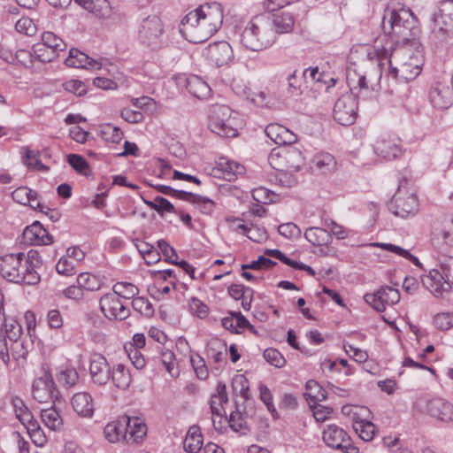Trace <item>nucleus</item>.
I'll use <instances>...</instances> for the list:
<instances>
[{
  "label": "nucleus",
  "instance_id": "1",
  "mask_svg": "<svg viewBox=\"0 0 453 453\" xmlns=\"http://www.w3.org/2000/svg\"><path fill=\"white\" fill-rule=\"evenodd\" d=\"M223 22V8L210 3L188 12L180 21V32L192 43H200L212 36Z\"/></svg>",
  "mask_w": 453,
  "mask_h": 453
},
{
  "label": "nucleus",
  "instance_id": "2",
  "mask_svg": "<svg viewBox=\"0 0 453 453\" xmlns=\"http://www.w3.org/2000/svg\"><path fill=\"white\" fill-rule=\"evenodd\" d=\"M381 28L395 44L406 45L415 40L419 29L418 19L409 8L390 3L384 10Z\"/></svg>",
  "mask_w": 453,
  "mask_h": 453
},
{
  "label": "nucleus",
  "instance_id": "3",
  "mask_svg": "<svg viewBox=\"0 0 453 453\" xmlns=\"http://www.w3.org/2000/svg\"><path fill=\"white\" fill-rule=\"evenodd\" d=\"M275 42L276 32L270 27V21L264 14L253 17L241 35L242 46L252 51L266 50Z\"/></svg>",
  "mask_w": 453,
  "mask_h": 453
},
{
  "label": "nucleus",
  "instance_id": "4",
  "mask_svg": "<svg viewBox=\"0 0 453 453\" xmlns=\"http://www.w3.org/2000/svg\"><path fill=\"white\" fill-rule=\"evenodd\" d=\"M239 114L232 111L227 105H212L209 113V129L222 138H234L238 135V129L242 127Z\"/></svg>",
  "mask_w": 453,
  "mask_h": 453
},
{
  "label": "nucleus",
  "instance_id": "5",
  "mask_svg": "<svg viewBox=\"0 0 453 453\" xmlns=\"http://www.w3.org/2000/svg\"><path fill=\"white\" fill-rule=\"evenodd\" d=\"M22 327L19 323L13 319H6L4 324V333L0 334V358L8 365L10 357L15 360L26 358L27 349L20 339Z\"/></svg>",
  "mask_w": 453,
  "mask_h": 453
},
{
  "label": "nucleus",
  "instance_id": "6",
  "mask_svg": "<svg viewBox=\"0 0 453 453\" xmlns=\"http://www.w3.org/2000/svg\"><path fill=\"white\" fill-rule=\"evenodd\" d=\"M23 252L0 257V274L10 282L35 285L40 281L37 272L28 271L22 260Z\"/></svg>",
  "mask_w": 453,
  "mask_h": 453
},
{
  "label": "nucleus",
  "instance_id": "7",
  "mask_svg": "<svg viewBox=\"0 0 453 453\" xmlns=\"http://www.w3.org/2000/svg\"><path fill=\"white\" fill-rule=\"evenodd\" d=\"M387 62L389 66L388 75L396 81H409L415 79L421 72L420 62L411 56L405 49H399Z\"/></svg>",
  "mask_w": 453,
  "mask_h": 453
},
{
  "label": "nucleus",
  "instance_id": "8",
  "mask_svg": "<svg viewBox=\"0 0 453 453\" xmlns=\"http://www.w3.org/2000/svg\"><path fill=\"white\" fill-rule=\"evenodd\" d=\"M268 162L279 172L296 173L305 165V157L297 148L288 146L273 149L269 154Z\"/></svg>",
  "mask_w": 453,
  "mask_h": 453
},
{
  "label": "nucleus",
  "instance_id": "9",
  "mask_svg": "<svg viewBox=\"0 0 453 453\" xmlns=\"http://www.w3.org/2000/svg\"><path fill=\"white\" fill-rule=\"evenodd\" d=\"M388 210L395 216L407 218L415 215L418 210L416 195L401 183L388 203Z\"/></svg>",
  "mask_w": 453,
  "mask_h": 453
},
{
  "label": "nucleus",
  "instance_id": "10",
  "mask_svg": "<svg viewBox=\"0 0 453 453\" xmlns=\"http://www.w3.org/2000/svg\"><path fill=\"white\" fill-rule=\"evenodd\" d=\"M163 32L161 19L156 15H151L142 19L138 36L143 44L157 49L162 44Z\"/></svg>",
  "mask_w": 453,
  "mask_h": 453
},
{
  "label": "nucleus",
  "instance_id": "11",
  "mask_svg": "<svg viewBox=\"0 0 453 453\" xmlns=\"http://www.w3.org/2000/svg\"><path fill=\"white\" fill-rule=\"evenodd\" d=\"M357 116V101L353 94L345 93L342 95L335 102L334 107V119L340 125H352Z\"/></svg>",
  "mask_w": 453,
  "mask_h": 453
},
{
  "label": "nucleus",
  "instance_id": "12",
  "mask_svg": "<svg viewBox=\"0 0 453 453\" xmlns=\"http://www.w3.org/2000/svg\"><path fill=\"white\" fill-rule=\"evenodd\" d=\"M323 440L333 449L344 453H357V447L351 444V439L345 430L336 425H329L323 432Z\"/></svg>",
  "mask_w": 453,
  "mask_h": 453
},
{
  "label": "nucleus",
  "instance_id": "13",
  "mask_svg": "<svg viewBox=\"0 0 453 453\" xmlns=\"http://www.w3.org/2000/svg\"><path fill=\"white\" fill-rule=\"evenodd\" d=\"M364 299L374 310L382 312L386 305H393L400 301V293L396 288L383 286L375 293L365 295Z\"/></svg>",
  "mask_w": 453,
  "mask_h": 453
},
{
  "label": "nucleus",
  "instance_id": "14",
  "mask_svg": "<svg viewBox=\"0 0 453 453\" xmlns=\"http://www.w3.org/2000/svg\"><path fill=\"white\" fill-rule=\"evenodd\" d=\"M100 309L109 319L124 320L130 315V310L125 306L114 293H107L100 298Z\"/></svg>",
  "mask_w": 453,
  "mask_h": 453
},
{
  "label": "nucleus",
  "instance_id": "15",
  "mask_svg": "<svg viewBox=\"0 0 453 453\" xmlns=\"http://www.w3.org/2000/svg\"><path fill=\"white\" fill-rule=\"evenodd\" d=\"M111 367L105 357L93 353L89 357V374L93 383L104 386L111 380Z\"/></svg>",
  "mask_w": 453,
  "mask_h": 453
},
{
  "label": "nucleus",
  "instance_id": "16",
  "mask_svg": "<svg viewBox=\"0 0 453 453\" xmlns=\"http://www.w3.org/2000/svg\"><path fill=\"white\" fill-rule=\"evenodd\" d=\"M32 394L39 403H48L58 397V390L50 373L44 372L42 376L35 380Z\"/></svg>",
  "mask_w": 453,
  "mask_h": 453
},
{
  "label": "nucleus",
  "instance_id": "17",
  "mask_svg": "<svg viewBox=\"0 0 453 453\" xmlns=\"http://www.w3.org/2000/svg\"><path fill=\"white\" fill-rule=\"evenodd\" d=\"M203 56L218 66L228 64L234 57L231 45L226 41L210 43L203 50Z\"/></svg>",
  "mask_w": 453,
  "mask_h": 453
},
{
  "label": "nucleus",
  "instance_id": "18",
  "mask_svg": "<svg viewBox=\"0 0 453 453\" xmlns=\"http://www.w3.org/2000/svg\"><path fill=\"white\" fill-rule=\"evenodd\" d=\"M374 152L386 160H392L403 153L401 142L398 138L390 135H382L377 139L373 145Z\"/></svg>",
  "mask_w": 453,
  "mask_h": 453
},
{
  "label": "nucleus",
  "instance_id": "19",
  "mask_svg": "<svg viewBox=\"0 0 453 453\" xmlns=\"http://www.w3.org/2000/svg\"><path fill=\"white\" fill-rule=\"evenodd\" d=\"M22 242L29 245H49L53 242V236L39 221H35L24 229Z\"/></svg>",
  "mask_w": 453,
  "mask_h": 453
},
{
  "label": "nucleus",
  "instance_id": "20",
  "mask_svg": "<svg viewBox=\"0 0 453 453\" xmlns=\"http://www.w3.org/2000/svg\"><path fill=\"white\" fill-rule=\"evenodd\" d=\"M426 412L445 423L453 421V404L443 398H433L426 403Z\"/></svg>",
  "mask_w": 453,
  "mask_h": 453
},
{
  "label": "nucleus",
  "instance_id": "21",
  "mask_svg": "<svg viewBox=\"0 0 453 453\" xmlns=\"http://www.w3.org/2000/svg\"><path fill=\"white\" fill-rule=\"evenodd\" d=\"M430 102L439 110L448 109L453 102V89L448 85L437 82L429 92Z\"/></svg>",
  "mask_w": 453,
  "mask_h": 453
},
{
  "label": "nucleus",
  "instance_id": "22",
  "mask_svg": "<svg viewBox=\"0 0 453 453\" xmlns=\"http://www.w3.org/2000/svg\"><path fill=\"white\" fill-rule=\"evenodd\" d=\"M265 134L278 145H291L297 140V136L286 127L280 124H269L265 127Z\"/></svg>",
  "mask_w": 453,
  "mask_h": 453
},
{
  "label": "nucleus",
  "instance_id": "23",
  "mask_svg": "<svg viewBox=\"0 0 453 453\" xmlns=\"http://www.w3.org/2000/svg\"><path fill=\"white\" fill-rule=\"evenodd\" d=\"M71 404L77 415L81 418H92L95 411L93 397L88 392H79L73 395Z\"/></svg>",
  "mask_w": 453,
  "mask_h": 453
},
{
  "label": "nucleus",
  "instance_id": "24",
  "mask_svg": "<svg viewBox=\"0 0 453 453\" xmlns=\"http://www.w3.org/2000/svg\"><path fill=\"white\" fill-rule=\"evenodd\" d=\"M270 21V27L279 34L290 33L293 30L295 20L291 13L281 12L276 13H265Z\"/></svg>",
  "mask_w": 453,
  "mask_h": 453
},
{
  "label": "nucleus",
  "instance_id": "25",
  "mask_svg": "<svg viewBox=\"0 0 453 453\" xmlns=\"http://www.w3.org/2000/svg\"><path fill=\"white\" fill-rule=\"evenodd\" d=\"M65 63L67 66L74 68H101V64L98 61L89 58L88 55L75 48L69 50V56L65 59Z\"/></svg>",
  "mask_w": 453,
  "mask_h": 453
},
{
  "label": "nucleus",
  "instance_id": "26",
  "mask_svg": "<svg viewBox=\"0 0 453 453\" xmlns=\"http://www.w3.org/2000/svg\"><path fill=\"white\" fill-rule=\"evenodd\" d=\"M124 423L128 441L137 442L146 435L147 426L142 418L138 417H126Z\"/></svg>",
  "mask_w": 453,
  "mask_h": 453
},
{
  "label": "nucleus",
  "instance_id": "27",
  "mask_svg": "<svg viewBox=\"0 0 453 453\" xmlns=\"http://www.w3.org/2000/svg\"><path fill=\"white\" fill-rule=\"evenodd\" d=\"M434 23L442 29H449L453 25V0H445L441 2L438 12L434 17Z\"/></svg>",
  "mask_w": 453,
  "mask_h": 453
},
{
  "label": "nucleus",
  "instance_id": "28",
  "mask_svg": "<svg viewBox=\"0 0 453 453\" xmlns=\"http://www.w3.org/2000/svg\"><path fill=\"white\" fill-rule=\"evenodd\" d=\"M221 323L225 329L234 334H240L246 327L251 331L254 330L253 326L241 312L231 313L230 317L222 319Z\"/></svg>",
  "mask_w": 453,
  "mask_h": 453
},
{
  "label": "nucleus",
  "instance_id": "29",
  "mask_svg": "<svg viewBox=\"0 0 453 453\" xmlns=\"http://www.w3.org/2000/svg\"><path fill=\"white\" fill-rule=\"evenodd\" d=\"M188 91L198 99H205L211 93L210 86L199 76L192 75L186 80Z\"/></svg>",
  "mask_w": 453,
  "mask_h": 453
},
{
  "label": "nucleus",
  "instance_id": "30",
  "mask_svg": "<svg viewBox=\"0 0 453 453\" xmlns=\"http://www.w3.org/2000/svg\"><path fill=\"white\" fill-rule=\"evenodd\" d=\"M217 165L218 169L223 173L224 178L230 181L245 172L242 165L227 157H219Z\"/></svg>",
  "mask_w": 453,
  "mask_h": 453
},
{
  "label": "nucleus",
  "instance_id": "31",
  "mask_svg": "<svg viewBox=\"0 0 453 453\" xmlns=\"http://www.w3.org/2000/svg\"><path fill=\"white\" fill-rule=\"evenodd\" d=\"M111 380L116 388L127 389L132 382V375L126 365L118 364L111 371Z\"/></svg>",
  "mask_w": 453,
  "mask_h": 453
},
{
  "label": "nucleus",
  "instance_id": "32",
  "mask_svg": "<svg viewBox=\"0 0 453 453\" xmlns=\"http://www.w3.org/2000/svg\"><path fill=\"white\" fill-rule=\"evenodd\" d=\"M372 81L371 78L368 79L365 73H359L356 69H349L347 71V82L351 91L359 88L361 90H368L370 88L374 89L373 84L369 86L368 83Z\"/></svg>",
  "mask_w": 453,
  "mask_h": 453
},
{
  "label": "nucleus",
  "instance_id": "33",
  "mask_svg": "<svg viewBox=\"0 0 453 453\" xmlns=\"http://www.w3.org/2000/svg\"><path fill=\"white\" fill-rule=\"evenodd\" d=\"M203 446V436L198 426H191L183 441V448L188 453H198Z\"/></svg>",
  "mask_w": 453,
  "mask_h": 453
},
{
  "label": "nucleus",
  "instance_id": "34",
  "mask_svg": "<svg viewBox=\"0 0 453 453\" xmlns=\"http://www.w3.org/2000/svg\"><path fill=\"white\" fill-rule=\"evenodd\" d=\"M207 357L216 364L226 362V344L219 340H212L207 345Z\"/></svg>",
  "mask_w": 453,
  "mask_h": 453
},
{
  "label": "nucleus",
  "instance_id": "35",
  "mask_svg": "<svg viewBox=\"0 0 453 453\" xmlns=\"http://www.w3.org/2000/svg\"><path fill=\"white\" fill-rule=\"evenodd\" d=\"M305 239L315 246L327 245L332 242L328 230L323 227H310L304 233Z\"/></svg>",
  "mask_w": 453,
  "mask_h": 453
},
{
  "label": "nucleus",
  "instance_id": "36",
  "mask_svg": "<svg viewBox=\"0 0 453 453\" xmlns=\"http://www.w3.org/2000/svg\"><path fill=\"white\" fill-rule=\"evenodd\" d=\"M41 418L43 424L52 431H58L63 426V418L55 407L42 409Z\"/></svg>",
  "mask_w": 453,
  "mask_h": 453
},
{
  "label": "nucleus",
  "instance_id": "37",
  "mask_svg": "<svg viewBox=\"0 0 453 453\" xmlns=\"http://www.w3.org/2000/svg\"><path fill=\"white\" fill-rule=\"evenodd\" d=\"M357 413L353 411V428L359 437L365 441H372L375 435V425L370 421L356 419Z\"/></svg>",
  "mask_w": 453,
  "mask_h": 453
},
{
  "label": "nucleus",
  "instance_id": "38",
  "mask_svg": "<svg viewBox=\"0 0 453 453\" xmlns=\"http://www.w3.org/2000/svg\"><path fill=\"white\" fill-rule=\"evenodd\" d=\"M336 162L329 153H319L312 158V168L321 173H326L334 169Z\"/></svg>",
  "mask_w": 453,
  "mask_h": 453
},
{
  "label": "nucleus",
  "instance_id": "39",
  "mask_svg": "<svg viewBox=\"0 0 453 453\" xmlns=\"http://www.w3.org/2000/svg\"><path fill=\"white\" fill-rule=\"evenodd\" d=\"M105 438L110 442H117L120 439L128 441L127 434H126L125 423L111 422L106 425L104 430Z\"/></svg>",
  "mask_w": 453,
  "mask_h": 453
},
{
  "label": "nucleus",
  "instance_id": "40",
  "mask_svg": "<svg viewBox=\"0 0 453 453\" xmlns=\"http://www.w3.org/2000/svg\"><path fill=\"white\" fill-rule=\"evenodd\" d=\"M188 196H186L184 201L196 204L203 214L210 215L213 212L215 203L212 200L191 192H188Z\"/></svg>",
  "mask_w": 453,
  "mask_h": 453
},
{
  "label": "nucleus",
  "instance_id": "41",
  "mask_svg": "<svg viewBox=\"0 0 453 453\" xmlns=\"http://www.w3.org/2000/svg\"><path fill=\"white\" fill-rule=\"evenodd\" d=\"M77 284H79L83 290L97 291L103 286L102 280L91 273H81L77 277Z\"/></svg>",
  "mask_w": 453,
  "mask_h": 453
},
{
  "label": "nucleus",
  "instance_id": "42",
  "mask_svg": "<svg viewBox=\"0 0 453 453\" xmlns=\"http://www.w3.org/2000/svg\"><path fill=\"white\" fill-rule=\"evenodd\" d=\"M42 42L41 44L51 50L58 56V53L64 51L66 48L65 42L52 32H44L42 35Z\"/></svg>",
  "mask_w": 453,
  "mask_h": 453
},
{
  "label": "nucleus",
  "instance_id": "43",
  "mask_svg": "<svg viewBox=\"0 0 453 453\" xmlns=\"http://www.w3.org/2000/svg\"><path fill=\"white\" fill-rule=\"evenodd\" d=\"M12 405L13 407L17 418L22 423V425H26L27 423H29L32 419H34L32 412L26 406L25 403L21 398L18 396L12 397Z\"/></svg>",
  "mask_w": 453,
  "mask_h": 453
},
{
  "label": "nucleus",
  "instance_id": "44",
  "mask_svg": "<svg viewBox=\"0 0 453 453\" xmlns=\"http://www.w3.org/2000/svg\"><path fill=\"white\" fill-rule=\"evenodd\" d=\"M24 426L27 428L31 440L36 446L42 447L47 442L43 430L35 418L24 425Z\"/></svg>",
  "mask_w": 453,
  "mask_h": 453
},
{
  "label": "nucleus",
  "instance_id": "45",
  "mask_svg": "<svg viewBox=\"0 0 453 453\" xmlns=\"http://www.w3.org/2000/svg\"><path fill=\"white\" fill-rule=\"evenodd\" d=\"M114 292L119 297L125 299H134L139 294V288L130 282H117L112 287Z\"/></svg>",
  "mask_w": 453,
  "mask_h": 453
},
{
  "label": "nucleus",
  "instance_id": "46",
  "mask_svg": "<svg viewBox=\"0 0 453 453\" xmlns=\"http://www.w3.org/2000/svg\"><path fill=\"white\" fill-rule=\"evenodd\" d=\"M161 361L166 371L172 377H178L180 371L176 366L175 355L169 349L163 350L161 353Z\"/></svg>",
  "mask_w": 453,
  "mask_h": 453
},
{
  "label": "nucleus",
  "instance_id": "47",
  "mask_svg": "<svg viewBox=\"0 0 453 453\" xmlns=\"http://www.w3.org/2000/svg\"><path fill=\"white\" fill-rule=\"evenodd\" d=\"M434 326L441 331H447L453 327V312H440L433 318Z\"/></svg>",
  "mask_w": 453,
  "mask_h": 453
},
{
  "label": "nucleus",
  "instance_id": "48",
  "mask_svg": "<svg viewBox=\"0 0 453 453\" xmlns=\"http://www.w3.org/2000/svg\"><path fill=\"white\" fill-rule=\"evenodd\" d=\"M68 164L79 173L88 176L90 169L88 162L80 155L69 154L67 156Z\"/></svg>",
  "mask_w": 453,
  "mask_h": 453
},
{
  "label": "nucleus",
  "instance_id": "49",
  "mask_svg": "<svg viewBox=\"0 0 453 453\" xmlns=\"http://www.w3.org/2000/svg\"><path fill=\"white\" fill-rule=\"evenodd\" d=\"M132 306L134 311L146 317H151L154 314L151 303L145 297L135 296L132 301Z\"/></svg>",
  "mask_w": 453,
  "mask_h": 453
},
{
  "label": "nucleus",
  "instance_id": "50",
  "mask_svg": "<svg viewBox=\"0 0 453 453\" xmlns=\"http://www.w3.org/2000/svg\"><path fill=\"white\" fill-rule=\"evenodd\" d=\"M146 203L158 213H177L173 204L162 196H157L153 202H146Z\"/></svg>",
  "mask_w": 453,
  "mask_h": 453
},
{
  "label": "nucleus",
  "instance_id": "51",
  "mask_svg": "<svg viewBox=\"0 0 453 453\" xmlns=\"http://www.w3.org/2000/svg\"><path fill=\"white\" fill-rule=\"evenodd\" d=\"M33 56L40 62L48 63L55 59L58 55L51 50L41 43H36L33 46Z\"/></svg>",
  "mask_w": 453,
  "mask_h": 453
},
{
  "label": "nucleus",
  "instance_id": "52",
  "mask_svg": "<svg viewBox=\"0 0 453 453\" xmlns=\"http://www.w3.org/2000/svg\"><path fill=\"white\" fill-rule=\"evenodd\" d=\"M264 358L271 365L277 368H281L286 364V359L283 355L276 349L269 348L265 349L263 354Z\"/></svg>",
  "mask_w": 453,
  "mask_h": 453
},
{
  "label": "nucleus",
  "instance_id": "53",
  "mask_svg": "<svg viewBox=\"0 0 453 453\" xmlns=\"http://www.w3.org/2000/svg\"><path fill=\"white\" fill-rule=\"evenodd\" d=\"M102 136L106 142L119 143L123 138V133L118 127L107 124L102 129Z\"/></svg>",
  "mask_w": 453,
  "mask_h": 453
},
{
  "label": "nucleus",
  "instance_id": "54",
  "mask_svg": "<svg viewBox=\"0 0 453 453\" xmlns=\"http://www.w3.org/2000/svg\"><path fill=\"white\" fill-rule=\"evenodd\" d=\"M22 257V260L28 271L37 272L36 269L41 267L42 265V257L37 250H31L27 255L24 253V257Z\"/></svg>",
  "mask_w": 453,
  "mask_h": 453
},
{
  "label": "nucleus",
  "instance_id": "55",
  "mask_svg": "<svg viewBox=\"0 0 453 453\" xmlns=\"http://www.w3.org/2000/svg\"><path fill=\"white\" fill-rule=\"evenodd\" d=\"M190 363L198 379L205 380L208 377V369L205 361L200 355H191Z\"/></svg>",
  "mask_w": 453,
  "mask_h": 453
},
{
  "label": "nucleus",
  "instance_id": "56",
  "mask_svg": "<svg viewBox=\"0 0 453 453\" xmlns=\"http://www.w3.org/2000/svg\"><path fill=\"white\" fill-rule=\"evenodd\" d=\"M58 380L65 387L71 388L77 383L79 374L74 368H66L58 373Z\"/></svg>",
  "mask_w": 453,
  "mask_h": 453
},
{
  "label": "nucleus",
  "instance_id": "57",
  "mask_svg": "<svg viewBox=\"0 0 453 453\" xmlns=\"http://www.w3.org/2000/svg\"><path fill=\"white\" fill-rule=\"evenodd\" d=\"M231 428L235 432H242L248 429L245 417L238 411H233L228 419Z\"/></svg>",
  "mask_w": 453,
  "mask_h": 453
},
{
  "label": "nucleus",
  "instance_id": "58",
  "mask_svg": "<svg viewBox=\"0 0 453 453\" xmlns=\"http://www.w3.org/2000/svg\"><path fill=\"white\" fill-rule=\"evenodd\" d=\"M58 273L69 277L76 273L75 265L68 257H62L56 265Z\"/></svg>",
  "mask_w": 453,
  "mask_h": 453
},
{
  "label": "nucleus",
  "instance_id": "59",
  "mask_svg": "<svg viewBox=\"0 0 453 453\" xmlns=\"http://www.w3.org/2000/svg\"><path fill=\"white\" fill-rule=\"evenodd\" d=\"M306 395L315 401H322L326 399V392L315 380H309L305 385Z\"/></svg>",
  "mask_w": 453,
  "mask_h": 453
},
{
  "label": "nucleus",
  "instance_id": "60",
  "mask_svg": "<svg viewBox=\"0 0 453 453\" xmlns=\"http://www.w3.org/2000/svg\"><path fill=\"white\" fill-rule=\"evenodd\" d=\"M233 388L234 392H239L244 399L249 397L250 384L243 374H238L234 378Z\"/></svg>",
  "mask_w": 453,
  "mask_h": 453
},
{
  "label": "nucleus",
  "instance_id": "61",
  "mask_svg": "<svg viewBox=\"0 0 453 453\" xmlns=\"http://www.w3.org/2000/svg\"><path fill=\"white\" fill-rule=\"evenodd\" d=\"M323 226L329 230L331 236L334 235L339 240L345 239L348 235L346 229L331 219H325Z\"/></svg>",
  "mask_w": 453,
  "mask_h": 453
},
{
  "label": "nucleus",
  "instance_id": "62",
  "mask_svg": "<svg viewBox=\"0 0 453 453\" xmlns=\"http://www.w3.org/2000/svg\"><path fill=\"white\" fill-rule=\"evenodd\" d=\"M189 308L191 312L200 319H205L209 315V307L196 297L190 299Z\"/></svg>",
  "mask_w": 453,
  "mask_h": 453
},
{
  "label": "nucleus",
  "instance_id": "63",
  "mask_svg": "<svg viewBox=\"0 0 453 453\" xmlns=\"http://www.w3.org/2000/svg\"><path fill=\"white\" fill-rule=\"evenodd\" d=\"M278 232L280 235L286 238H294L299 236L301 234L300 228L292 222L280 225Z\"/></svg>",
  "mask_w": 453,
  "mask_h": 453
},
{
  "label": "nucleus",
  "instance_id": "64",
  "mask_svg": "<svg viewBox=\"0 0 453 453\" xmlns=\"http://www.w3.org/2000/svg\"><path fill=\"white\" fill-rule=\"evenodd\" d=\"M441 270L444 275V281L448 288H451L453 284V257L445 259L441 265Z\"/></svg>",
  "mask_w": 453,
  "mask_h": 453
}]
</instances>
